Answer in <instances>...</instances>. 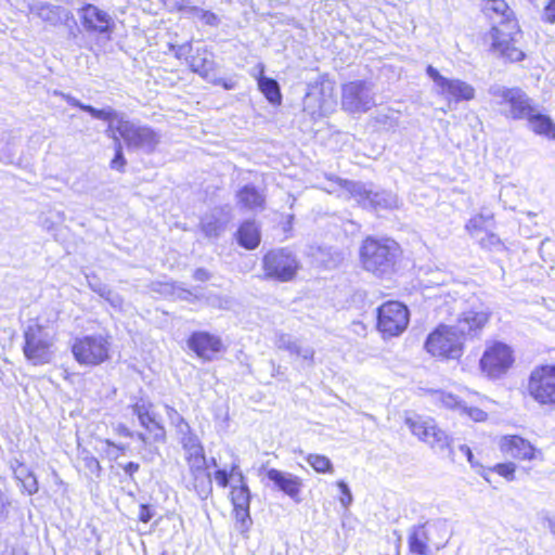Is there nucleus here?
<instances>
[{
	"instance_id": "1",
	"label": "nucleus",
	"mask_w": 555,
	"mask_h": 555,
	"mask_svg": "<svg viewBox=\"0 0 555 555\" xmlns=\"http://www.w3.org/2000/svg\"><path fill=\"white\" fill-rule=\"evenodd\" d=\"M401 248L389 237H366L360 248V260L367 272L379 278H389L396 270Z\"/></svg>"
},
{
	"instance_id": "2",
	"label": "nucleus",
	"mask_w": 555,
	"mask_h": 555,
	"mask_svg": "<svg viewBox=\"0 0 555 555\" xmlns=\"http://www.w3.org/2000/svg\"><path fill=\"white\" fill-rule=\"evenodd\" d=\"M53 332L38 322H30L24 330L23 352L34 365L51 362L54 346Z\"/></svg>"
},
{
	"instance_id": "3",
	"label": "nucleus",
	"mask_w": 555,
	"mask_h": 555,
	"mask_svg": "<svg viewBox=\"0 0 555 555\" xmlns=\"http://www.w3.org/2000/svg\"><path fill=\"white\" fill-rule=\"evenodd\" d=\"M448 526L443 520H431L413 526L409 530L408 545L413 554L429 555L430 546L437 551L448 543Z\"/></svg>"
},
{
	"instance_id": "4",
	"label": "nucleus",
	"mask_w": 555,
	"mask_h": 555,
	"mask_svg": "<svg viewBox=\"0 0 555 555\" xmlns=\"http://www.w3.org/2000/svg\"><path fill=\"white\" fill-rule=\"evenodd\" d=\"M489 93L500 107L501 114L506 118L526 119L534 108L532 100L519 88L492 86Z\"/></svg>"
},
{
	"instance_id": "5",
	"label": "nucleus",
	"mask_w": 555,
	"mask_h": 555,
	"mask_svg": "<svg viewBox=\"0 0 555 555\" xmlns=\"http://www.w3.org/2000/svg\"><path fill=\"white\" fill-rule=\"evenodd\" d=\"M525 391L540 406H555V364L533 367L527 378Z\"/></svg>"
},
{
	"instance_id": "6",
	"label": "nucleus",
	"mask_w": 555,
	"mask_h": 555,
	"mask_svg": "<svg viewBox=\"0 0 555 555\" xmlns=\"http://www.w3.org/2000/svg\"><path fill=\"white\" fill-rule=\"evenodd\" d=\"M464 339L453 325L440 324L426 338L425 349L434 357L459 359Z\"/></svg>"
},
{
	"instance_id": "7",
	"label": "nucleus",
	"mask_w": 555,
	"mask_h": 555,
	"mask_svg": "<svg viewBox=\"0 0 555 555\" xmlns=\"http://www.w3.org/2000/svg\"><path fill=\"white\" fill-rule=\"evenodd\" d=\"M262 269L268 280L289 282L300 269V261L289 248H275L262 257Z\"/></svg>"
},
{
	"instance_id": "8",
	"label": "nucleus",
	"mask_w": 555,
	"mask_h": 555,
	"mask_svg": "<svg viewBox=\"0 0 555 555\" xmlns=\"http://www.w3.org/2000/svg\"><path fill=\"white\" fill-rule=\"evenodd\" d=\"M334 83L327 79L310 82L302 101L304 112L312 119H318L333 113L336 107Z\"/></svg>"
},
{
	"instance_id": "9",
	"label": "nucleus",
	"mask_w": 555,
	"mask_h": 555,
	"mask_svg": "<svg viewBox=\"0 0 555 555\" xmlns=\"http://www.w3.org/2000/svg\"><path fill=\"white\" fill-rule=\"evenodd\" d=\"M513 349L505 343L491 341L479 360L481 372L491 379L504 376L514 363Z\"/></svg>"
},
{
	"instance_id": "10",
	"label": "nucleus",
	"mask_w": 555,
	"mask_h": 555,
	"mask_svg": "<svg viewBox=\"0 0 555 555\" xmlns=\"http://www.w3.org/2000/svg\"><path fill=\"white\" fill-rule=\"evenodd\" d=\"M118 130L128 150L152 154L160 141V135L152 127L130 119L121 121Z\"/></svg>"
},
{
	"instance_id": "11",
	"label": "nucleus",
	"mask_w": 555,
	"mask_h": 555,
	"mask_svg": "<svg viewBox=\"0 0 555 555\" xmlns=\"http://www.w3.org/2000/svg\"><path fill=\"white\" fill-rule=\"evenodd\" d=\"M410 322L408 307L399 301H387L377 309V328L388 337L401 335Z\"/></svg>"
},
{
	"instance_id": "12",
	"label": "nucleus",
	"mask_w": 555,
	"mask_h": 555,
	"mask_svg": "<svg viewBox=\"0 0 555 555\" xmlns=\"http://www.w3.org/2000/svg\"><path fill=\"white\" fill-rule=\"evenodd\" d=\"M373 85L354 80L341 87V106L349 113H365L375 106Z\"/></svg>"
},
{
	"instance_id": "13",
	"label": "nucleus",
	"mask_w": 555,
	"mask_h": 555,
	"mask_svg": "<svg viewBox=\"0 0 555 555\" xmlns=\"http://www.w3.org/2000/svg\"><path fill=\"white\" fill-rule=\"evenodd\" d=\"M340 185L363 207L374 209H392L398 207V197L388 191L374 192L366 184L358 181L339 180Z\"/></svg>"
},
{
	"instance_id": "14",
	"label": "nucleus",
	"mask_w": 555,
	"mask_h": 555,
	"mask_svg": "<svg viewBox=\"0 0 555 555\" xmlns=\"http://www.w3.org/2000/svg\"><path fill=\"white\" fill-rule=\"evenodd\" d=\"M108 341L101 335H87L77 338L72 351L80 364L98 365L108 359Z\"/></svg>"
},
{
	"instance_id": "15",
	"label": "nucleus",
	"mask_w": 555,
	"mask_h": 555,
	"mask_svg": "<svg viewBox=\"0 0 555 555\" xmlns=\"http://www.w3.org/2000/svg\"><path fill=\"white\" fill-rule=\"evenodd\" d=\"M426 74L434 81L439 94L459 101H469L475 96V89L460 79H449L442 76L437 68L428 65Z\"/></svg>"
},
{
	"instance_id": "16",
	"label": "nucleus",
	"mask_w": 555,
	"mask_h": 555,
	"mask_svg": "<svg viewBox=\"0 0 555 555\" xmlns=\"http://www.w3.org/2000/svg\"><path fill=\"white\" fill-rule=\"evenodd\" d=\"M517 33L518 26L511 28L509 26L493 25L489 33L492 50L512 62L521 61L525 57L524 52L514 47V35Z\"/></svg>"
},
{
	"instance_id": "17",
	"label": "nucleus",
	"mask_w": 555,
	"mask_h": 555,
	"mask_svg": "<svg viewBox=\"0 0 555 555\" xmlns=\"http://www.w3.org/2000/svg\"><path fill=\"white\" fill-rule=\"evenodd\" d=\"M83 29L90 34L106 35L114 29L115 23L108 12L99 7L87 3L78 10Z\"/></svg>"
},
{
	"instance_id": "18",
	"label": "nucleus",
	"mask_w": 555,
	"mask_h": 555,
	"mask_svg": "<svg viewBox=\"0 0 555 555\" xmlns=\"http://www.w3.org/2000/svg\"><path fill=\"white\" fill-rule=\"evenodd\" d=\"M232 218V209L229 205L216 206L201 218V231L205 237L217 240L227 230Z\"/></svg>"
},
{
	"instance_id": "19",
	"label": "nucleus",
	"mask_w": 555,
	"mask_h": 555,
	"mask_svg": "<svg viewBox=\"0 0 555 555\" xmlns=\"http://www.w3.org/2000/svg\"><path fill=\"white\" fill-rule=\"evenodd\" d=\"M186 343L188 347L204 361H212L223 348L221 338L206 331L193 332Z\"/></svg>"
},
{
	"instance_id": "20",
	"label": "nucleus",
	"mask_w": 555,
	"mask_h": 555,
	"mask_svg": "<svg viewBox=\"0 0 555 555\" xmlns=\"http://www.w3.org/2000/svg\"><path fill=\"white\" fill-rule=\"evenodd\" d=\"M266 476L276 490L288 495L296 503L301 501L299 495L304 487V481L300 477L278 468L268 469Z\"/></svg>"
},
{
	"instance_id": "21",
	"label": "nucleus",
	"mask_w": 555,
	"mask_h": 555,
	"mask_svg": "<svg viewBox=\"0 0 555 555\" xmlns=\"http://www.w3.org/2000/svg\"><path fill=\"white\" fill-rule=\"evenodd\" d=\"M489 321V313L485 310H467L461 313L453 325L462 338H474L478 336Z\"/></svg>"
},
{
	"instance_id": "22",
	"label": "nucleus",
	"mask_w": 555,
	"mask_h": 555,
	"mask_svg": "<svg viewBox=\"0 0 555 555\" xmlns=\"http://www.w3.org/2000/svg\"><path fill=\"white\" fill-rule=\"evenodd\" d=\"M482 11L493 22V25L517 27L514 12L505 0H482Z\"/></svg>"
},
{
	"instance_id": "23",
	"label": "nucleus",
	"mask_w": 555,
	"mask_h": 555,
	"mask_svg": "<svg viewBox=\"0 0 555 555\" xmlns=\"http://www.w3.org/2000/svg\"><path fill=\"white\" fill-rule=\"evenodd\" d=\"M501 451L514 459L532 460L535 450L526 439L519 436H509L502 439Z\"/></svg>"
},
{
	"instance_id": "24",
	"label": "nucleus",
	"mask_w": 555,
	"mask_h": 555,
	"mask_svg": "<svg viewBox=\"0 0 555 555\" xmlns=\"http://www.w3.org/2000/svg\"><path fill=\"white\" fill-rule=\"evenodd\" d=\"M191 70L201 77L207 79L215 69L214 54L206 48H197L188 59Z\"/></svg>"
},
{
	"instance_id": "25",
	"label": "nucleus",
	"mask_w": 555,
	"mask_h": 555,
	"mask_svg": "<svg viewBox=\"0 0 555 555\" xmlns=\"http://www.w3.org/2000/svg\"><path fill=\"white\" fill-rule=\"evenodd\" d=\"M236 241L247 250L256 249L261 241L260 228L255 220H245L236 231Z\"/></svg>"
},
{
	"instance_id": "26",
	"label": "nucleus",
	"mask_w": 555,
	"mask_h": 555,
	"mask_svg": "<svg viewBox=\"0 0 555 555\" xmlns=\"http://www.w3.org/2000/svg\"><path fill=\"white\" fill-rule=\"evenodd\" d=\"M192 478V487L201 500H206L212 492V480L207 472L206 465H196L189 467Z\"/></svg>"
},
{
	"instance_id": "27",
	"label": "nucleus",
	"mask_w": 555,
	"mask_h": 555,
	"mask_svg": "<svg viewBox=\"0 0 555 555\" xmlns=\"http://www.w3.org/2000/svg\"><path fill=\"white\" fill-rule=\"evenodd\" d=\"M180 443L184 451V459L189 467L207 464L204 447L197 435L184 438Z\"/></svg>"
},
{
	"instance_id": "28",
	"label": "nucleus",
	"mask_w": 555,
	"mask_h": 555,
	"mask_svg": "<svg viewBox=\"0 0 555 555\" xmlns=\"http://www.w3.org/2000/svg\"><path fill=\"white\" fill-rule=\"evenodd\" d=\"M236 198L240 205L249 210L262 209L264 206V196L253 184L241 188L236 193Z\"/></svg>"
},
{
	"instance_id": "29",
	"label": "nucleus",
	"mask_w": 555,
	"mask_h": 555,
	"mask_svg": "<svg viewBox=\"0 0 555 555\" xmlns=\"http://www.w3.org/2000/svg\"><path fill=\"white\" fill-rule=\"evenodd\" d=\"M88 279V285L91 288L92 292L98 294L100 297L105 299L113 308L115 309H121L124 305V298L113 291L108 285L102 283L99 279L95 276Z\"/></svg>"
},
{
	"instance_id": "30",
	"label": "nucleus",
	"mask_w": 555,
	"mask_h": 555,
	"mask_svg": "<svg viewBox=\"0 0 555 555\" xmlns=\"http://www.w3.org/2000/svg\"><path fill=\"white\" fill-rule=\"evenodd\" d=\"M258 88L271 104H281L282 94L278 81L263 75L264 66L259 65Z\"/></svg>"
},
{
	"instance_id": "31",
	"label": "nucleus",
	"mask_w": 555,
	"mask_h": 555,
	"mask_svg": "<svg viewBox=\"0 0 555 555\" xmlns=\"http://www.w3.org/2000/svg\"><path fill=\"white\" fill-rule=\"evenodd\" d=\"M529 128L539 135L550 137L551 132L555 130V122L548 115L539 113L535 107L531 114L526 118Z\"/></svg>"
},
{
	"instance_id": "32",
	"label": "nucleus",
	"mask_w": 555,
	"mask_h": 555,
	"mask_svg": "<svg viewBox=\"0 0 555 555\" xmlns=\"http://www.w3.org/2000/svg\"><path fill=\"white\" fill-rule=\"evenodd\" d=\"M100 111H109L112 113V115H109L107 118H98L99 120H104L108 122V126L105 130V135L113 140L114 145L117 142H121L122 138L119 135L118 127L120 126L121 121H129V119L126 118V115L124 113L117 112L111 106L100 108Z\"/></svg>"
},
{
	"instance_id": "33",
	"label": "nucleus",
	"mask_w": 555,
	"mask_h": 555,
	"mask_svg": "<svg viewBox=\"0 0 555 555\" xmlns=\"http://www.w3.org/2000/svg\"><path fill=\"white\" fill-rule=\"evenodd\" d=\"M429 427L430 428L426 429V431L423 435L424 438H422L421 440L427 442L428 444H430L431 448L439 451L448 449L450 446V439L448 435L443 430L439 429L436 426L435 421L431 418Z\"/></svg>"
},
{
	"instance_id": "34",
	"label": "nucleus",
	"mask_w": 555,
	"mask_h": 555,
	"mask_svg": "<svg viewBox=\"0 0 555 555\" xmlns=\"http://www.w3.org/2000/svg\"><path fill=\"white\" fill-rule=\"evenodd\" d=\"M215 479L219 487L227 488L232 480L235 482L234 485L242 482V479H245L243 472L240 469V463L237 460H234L231 464L230 469L219 468L215 472Z\"/></svg>"
},
{
	"instance_id": "35",
	"label": "nucleus",
	"mask_w": 555,
	"mask_h": 555,
	"mask_svg": "<svg viewBox=\"0 0 555 555\" xmlns=\"http://www.w3.org/2000/svg\"><path fill=\"white\" fill-rule=\"evenodd\" d=\"M37 15L44 22L51 25H56L62 22L63 16L69 17V12L61 7H56L50 3H42L36 5L35 9Z\"/></svg>"
},
{
	"instance_id": "36",
	"label": "nucleus",
	"mask_w": 555,
	"mask_h": 555,
	"mask_svg": "<svg viewBox=\"0 0 555 555\" xmlns=\"http://www.w3.org/2000/svg\"><path fill=\"white\" fill-rule=\"evenodd\" d=\"M231 502L233 508H250L251 493L246 483V479L231 487Z\"/></svg>"
},
{
	"instance_id": "37",
	"label": "nucleus",
	"mask_w": 555,
	"mask_h": 555,
	"mask_svg": "<svg viewBox=\"0 0 555 555\" xmlns=\"http://www.w3.org/2000/svg\"><path fill=\"white\" fill-rule=\"evenodd\" d=\"M140 425L152 434L155 442H164L166 440V430L164 426L156 421V415L152 412L139 418Z\"/></svg>"
},
{
	"instance_id": "38",
	"label": "nucleus",
	"mask_w": 555,
	"mask_h": 555,
	"mask_svg": "<svg viewBox=\"0 0 555 555\" xmlns=\"http://www.w3.org/2000/svg\"><path fill=\"white\" fill-rule=\"evenodd\" d=\"M250 508H233L235 518V529L245 538L253 526Z\"/></svg>"
},
{
	"instance_id": "39",
	"label": "nucleus",
	"mask_w": 555,
	"mask_h": 555,
	"mask_svg": "<svg viewBox=\"0 0 555 555\" xmlns=\"http://www.w3.org/2000/svg\"><path fill=\"white\" fill-rule=\"evenodd\" d=\"M63 98L70 106L78 107L79 109L90 114L93 118H107L109 115H112L109 111L102 112L100 111V108H95L89 104H85L69 94H63Z\"/></svg>"
},
{
	"instance_id": "40",
	"label": "nucleus",
	"mask_w": 555,
	"mask_h": 555,
	"mask_svg": "<svg viewBox=\"0 0 555 555\" xmlns=\"http://www.w3.org/2000/svg\"><path fill=\"white\" fill-rule=\"evenodd\" d=\"M404 422L412 434L418 437V439L424 438V433L427 428H430V418H424L420 415L408 416Z\"/></svg>"
},
{
	"instance_id": "41",
	"label": "nucleus",
	"mask_w": 555,
	"mask_h": 555,
	"mask_svg": "<svg viewBox=\"0 0 555 555\" xmlns=\"http://www.w3.org/2000/svg\"><path fill=\"white\" fill-rule=\"evenodd\" d=\"M493 221V215L490 212H480L477 216L470 218L468 222L466 223V229L474 233L476 231H482L487 230L489 227H491Z\"/></svg>"
},
{
	"instance_id": "42",
	"label": "nucleus",
	"mask_w": 555,
	"mask_h": 555,
	"mask_svg": "<svg viewBox=\"0 0 555 555\" xmlns=\"http://www.w3.org/2000/svg\"><path fill=\"white\" fill-rule=\"evenodd\" d=\"M306 461L312 466L317 473H333V464L331 460L321 454H309Z\"/></svg>"
},
{
	"instance_id": "43",
	"label": "nucleus",
	"mask_w": 555,
	"mask_h": 555,
	"mask_svg": "<svg viewBox=\"0 0 555 555\" xmlns=\"http://www.w3.org/2000/svg\"><path fill=\"white\" fill-rule=\"evenodd\" d=\"M275 346L278 349L288 351L289 354L295 356L300 343L297 339H294L289 334H280L276 337Z\"/></svg>"
},
{
	"instance_id": "44",
	"label": "nucleus",
	"mask_w": 555,
	"mask_h": 555,
	"mask_svg": "<svg viewBox=\"0 0 555 555\" xmlns=\"http://www.w3.org/2000/svg\"><path fill=\"white\" fill-rule=\"evenodd\" d=\"M515 469L516 465L512 462L508 463H501L494 465L492 468H486L487 476L490 478L491 473H496L500 476L504 477L506 480L512 481L515 479Z\"/></svg>"
},
{
	"instance_id": "45",
	"label": "nucleus",
	"mask_w": 555,
	"mask_h": 555,
	"mask_svg": "<svg viewBox=\"0 0 555 555\" xmlns=\"http://www.w3.org/2000/svg\"><path fill=\"white\" fill-rule=\"evenodd\" d=\"M115 155L113 159L111 160L109 167L113 170L122 172L125 170V166L127 164V160L125 158L124 152H122V144L121 142H117L114 146Z\"/></svg>"
},
{
	"instance_id": "46",
	"label": "nucleus",
	"mask_w": 555,
	"mask_h": 555,
	"mask_svg": "<svg viewBox=\"0 0 555 555\" xmlns=\"http://www.w3.org/2000/svg\"><path fill=\"white\" fill-rule=\"evenodd\" d=\"M439 400L448 409L459 410L460 412H462L463 409H466V403L452 393L442 392L439 395Z\"/></svg>"
},
{
	"instance_id": "47",
	"label": "nucleus",
	"mask_w": 555,
	"mask_h": 555,
	"mask_svg": "<svg viewBox=\"0 0 555 555\" xmlns=\"http://www.w3.org/2000/svg\"><path fill=\"white\" fill-rule=\"evenodd\" d=\"M459 449L470 463L472 467L476 468V472L481 475L488 482H491L490 478L487 476L486 468L474 461V454L470 448L466 444H461Z\"/></svg>"
},
{
	"instance_id": "48",
	"label": "nucleus",
	"mask_w": 555,
	"mask_h": 555,
	"mask_svg": "<svg viewBox=\"0 0 555 555\" xmlns=\"http://www.w3.org/2000/svg\"><path fill=\"white\" fill-rule=\"evenodd\" d=\"M295 356L300 358L308 367L314 365V349L312 347L300 345Z\"/></svg>"
},
{
	"instance_id": "49",
	"label": "nucleus",
	"mask_w": 555,
	"mask_h": 555,
	"mask_svg": "<svg viewBox=\"0 0 555 555\" xmlns=\"http://www.w3.org/2000/svg\"><path fill=\"white\" fill-rule=\"evenodd\" d=\"M170 50L175 53V56L179 60L185 59L188 61L190 55L193 54V47L190 41H188L183 44H179V46L170 44Z\"/></svg>"
},
{
	"instance_id": "50",
	"label": "nucleus",
	"mask_w": 555,
	"mask_h": 555,
	"mask_svg": "<svg viewBox=\"0 0 555 555\" xmlns=\"http://www.w3.org/2000/svg\"><path fill=\"white\" fill-rule=\"evenodd\" d=\"M205 301L208 306L218 309H228L229 299L218 294H208L205 297Z\"/></svg>"
},
{
	"instance_id": "51",
	"label": "nucleus",
	"mask_w": 555,
	"mask_h": 555,
	"mask_svg": "<svg viewBox=\"0 0 555 555\" xmlns=\"http://www.w3.org/2000/svg\"><path fill=\"white\" fill-rule=\"evenodd\" d=\"M164 409L171 426L176 427L185 422V418L173 406L164 404Z\"/></svg>"
},
{
	"instance_id": "52",
	"label": "nucleus",
	"mask_w": 555,
	"mask_h": 555,
	"mask_svg": "<svg viewBox=\"0 0 555 555\" xmlns=\"http://www.w3.org/2000/svg\"><path fill=\"white\" fill-rule=\"evenodd\" d=\"M85 467L95 477H100L102 467L96 457L92 455H87L83 457Z\"/></svg>"
},
{
	"instance_id": "53",
	"label": "nucleus",
	"mask_w": 555,
	"mask_h": 555,
	"mask_svg": "<svg viewBox=\"0 0 555 555\" xmlns=\"http://www.w3.org/2000/svg\"><path fill=\"white\" fill-rule=\"evenodd\" d=\"M337 487L339 488V490L343 494L340 498V504L344 507H348L352 503V500H353L349 486L344 480H339L337 482Z\"/></svg>"
},
{
	"instance_id": "54",
	"label": "nucleus",
	"mask_w": 555,
	"mask_h": 555,
	"mask_svg": "<svg viewBox=\"0 0 555 555\" xmlns=\"http://www.w3.org/2000/svg\"><path fill=\"white\" fill-rule=\"evenodd\" d=\"M175 428L179 438V442L183 441L184 438L196 436L186 421L179 424Z\"/></svg>"
},
{
	"instance_id": "55",
	"label": "nucleus",
	"mask_w": 555,
	"mask_h": 555,
	"mask_svg": "<svg viewBox=\"0 0 555 555\" xmlns=\"http://www.w3.org/2000/svg\"><path fill=\"white\" fill-rule=\"evenodd\" d=\"M155 515L154 508L149 504H141L139 507L138 518L142 522H149Z\"/></svg>"
},
{
	"instance_id": "56",
	"label": "nucleus",
	"mask_w": 555,
	"mask_h": 555,
	"mask_svg": "<svg viewBox=\"0 0 555 555\" xmlns=\"http://www.w3.org/2000/svg\"><path fill=\"white\" fill-rule=\"evenodd\" d=\"M462 413L468 415L472 420L476 422L485 421L487 417V413L478 408L467 406L462 410Z\"/></svg>"
},
{
	"instance_id": "57",
	"label": "nucleus",
	"mask_w": 555,
	"mask_h": 555,
	"mask_svg": "<svg viewBox=\"0 0 555 555\" xmlns=\"http://www.w3.org/2000/svg\"><path fill=\"white\" fill-rule=\"evenodd\" d=\"M480 244L482 247L487 248L500 247L503 245L500 237L494 233H487L486 236L480 240Z\"/></svg>"
},
{
	"instance_id": "58",
	"label": "nucleus",
	"mask_w": 555,
	"mask_h": 555,
	"mask_svg": "<svg viewBox=\"0 0 555 555\" xmlns=\"http://www.w3.org/2000/svg\"><path fill=\"white\" fill-rule=\"evenodd\" d=\"M21 482L23 485V488L28 492V494H34L38 492V481L34 474L26 476V478Z\"/></svg>"
},
{
	"instance_id": "59",
	"label": "nucleus",
	"mask_w": 555,
	"mask_h": 555,
	"mask_svg": "<svg viewBox=\"0 0 555 555\" xmlns=\"http://www.w3.org/2000/svg\"><path fill=\"white\" fill-rule=\"evenodd\" d=\"M205 25L211 26V27H218L220 24V18L218 15L211 11L205 10V12L202 14V17L199 18Z\"/></svg>"
},
{
	"instance_id": "60",
	"label": "nucleus",
	"mask_w": 555,
	"mask_h": 555,
	"mask_svg": "<svg viewBox=\"0 0 555 555\" xmlns=\"http://www.w3.org/2000/svg\"><path fill=\"white\" fill-rule=\"evenodd\" d=\"M151 403H145L144 401H139L132 405L133 414L137 415L138 420L143 415H146L151 412Z\"/></svg>"
},
{
	"instance_id": "61",
	"label": "nucleus",
	"mask_w": 555,
	"mask_h": 555,
	"mask_svg": "<svg viewBox=\"0 0 555 555\" xmlns=\"http://www.w3.org/2000/svg\"><path fill=\"white\" fill-rule=\"evenodd\" d=\"M211 82L215 86H221L224 90H234L237 86L233 78H216Z\"/></svg>"
},
{
	"instance_id": "62",
	"label": "nucleus",
	"mask_w": 555,
	"mask_h": 555,
	"mask_svg": "<svg viewBox=\"0 0 555 555\" xmlns=\"http://www.w3.org/2000/svg\"><path fill=\"white\" fill-rule=\"evenodd\" d=\"M543 18L551 24L555 23V0H548L544 8Z\"/></svg>"
},
{
	"instance_id": "63",
	"label": "nucleus",
	"mask_w": 555,
	"mask_h": 555,
	"mask_svg": "<svg viewBox=\"0 0 555 555\" xmlns=\"http://www.w3.org/2000/svg\"><path fill=\"white\" fill-rule=\"evenodd\" d=\"M11 467L13 469L15 478L18 479L20 481H23L26 478V476L33 474L23 463H18L17 467H14L12 463Z\"/></svg>"
},
{
	"instance_id": "64",
	"label": "nucleus",
	"mask_w": 555,
	"mask_h": 555,
	"mask_svg": "<svg viewBox=\"0 0 555 555\" xmlns=\"http://www.w3.org/2000/svg\"><path fill=\"white\" fill-rule=\"evenodd\" d=\"M164 3L170 5L179 12H185L190 0H162Z\"/></svg>"
}]
</instances>
